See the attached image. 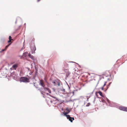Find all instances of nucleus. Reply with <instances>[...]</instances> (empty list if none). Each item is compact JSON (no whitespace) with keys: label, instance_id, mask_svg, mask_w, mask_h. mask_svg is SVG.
I'll return each instance as SVG.
<instances>
[{"label":"nucleus","instance_id":"obj_4","mask_svg":"<svg viewBox=\"0 0 127 127\" xmlns=\"http://www.w3.org/2000/svg\"><path fill=\"white\" fill-rule=\"evenodd\" d=\"M119 109L121 110L127 112V107L124 106H120Z\"/></svg>","mask_w":127,"mask_h":127},{"label":"nucleus","instance_id":"obj_24","mask_svg":"<svg viewBox=\"0 0 127 127\" xmlns=\"http://www.w3.org/2000/svg\"><path fill=\"white\" fill-rule=\"evenodd\" d=\"M39 90H40V88H39V89H38Z\"/></svg>","mask_w":127,"mask_h":127},{"label":"nucleus","instance_id":"obj_23","mask_svg":"<svg viewBox=\"0 0 127 127\" xmlns=\"http://www.w3.org/2000/svg\"><path fill=\"white\" fill-rule=\"evenodd\" d=\"M35 76H34V77H33V79H35Z\"/></svg>","mask_w":127,"mask_h":127},{"label":"nucleus","instance_id":"obj_18","mask_svg":"<svg viewBox=\"0 0 127 127\" xmlns=\"http://www.w3.org/2000/svg\"><path fill=\"white\" fill-rule=\"evenodd\" d=\"M53 83L54 84V85H56V82H54V81L53 82Z\"/></svg>","mask_w":127,"mask_h":127},{"label":"nucleus","instance_id":"obj_16","mask_svg":"<svg viewBox=\"0 0 127 127\" xmlns=\"http://www.w3.org/2000/svg\"><path fill=\"white\" fill-rule=\"evenodd\" d=\"M64 64L65 66L66 67H68V64L64 62Z\"/></svg>","mask_w":127,"mask_h":127},{"label":"nucleus","instance_id":"obj_3","mask_svg":"<svg viewBox=\"0 0 127 127\" xmlns=\"http://www.w3.org/2000/svg\"><path fill=\"white\" fill-rule=\"evenodd\" d=\"M66 112L64 111L63 112V113L64 114V116H66L68 115H67V114L69 113L70 111L71 110V109H69L68 108H67L65 110Z\"/></svg>","mask_w":127,"mask_h":127},{"label":"nucleus","instance_id":"obj_17","mask_svg":"<svg viewBox=\"0 0 127 127\" xmlns=\"http://www.w3.org/2000/svg\"><path fill=\"white\" fill-rule=\"evenodd\" d=\"M28 54V53L27 52H25L23 53V55L25 56H26V55Z\"/></svg>","mask_w":127,"mask_h":127},{"label":"nucleus","instance_id":"obj_5","mask_svg":"<svg viewBox=\"0 0 127 127\" xmlns=\"http://www.w3.org/2000/svg\"><path fill=\"white\" fill-rule=\"evenodd\" d=\"M39 84L43 87H45V85L44 84L43 81L42 80H40Z\"/></svg>","mask_w":127,"mask_h":127},{"label":"nucleus","instance_id":"obj_15","mask_svg":"<svg viewBox=\"0 0 127 127\" xmlns=\"http://www.w3.org/2000/svg\"><path fill=\"white\" fill-rule=\"evenodd\" d=\"M32 59H33L34 58V57L33 56H32L30 54H29L28 55Z\"/></svg>","mask_w":127,"mask_h":127},{"label":"nucleus","instance_id":"obj_1","mask_svg":"<svg viewBox=\"0 0 127 127\" xmlns=\"http://www.w3.org/2000/svg\"><path fill=\"white\" fill-rule=\"evenodd\" d=\"M29 79L25 77H22L20 79V81L21 82H29Z\"/></svg>","mask_w":127,"mask_h":127},{"label":"nucleus","instance_id":"obj_14","mask_svg":"<svg viewBox=\"0 0 127 127\" xmlns=\"http://www.w3.org/2000/svg\"><path fill=\"white\" fill-rule=\"evenodd\" d=\"M98 93L101 96H102L103 97L104 96L103 95V94H102V93L100 91H99L98 92Z\"/></svg>","mask_w":127,"mask_h":127},{"label":"nucleus","instance_id":"obj_22","mask_svg":"<svg viewBox=\"0 0 127 127\" xmlns=\"http://www.w3.org/2000/svg\"><path fill=\"white\" fill-rule=\"evenodd\" d=\"M40 0H37V2H39Z\"/></svg>","mask_w":127,"mask_h":127},{"label":"nucleus","instance_id":"obj_2","mask_svg":"<svg viewBox=\"0 0 127 127\" xmlns=\"http://www.w3.org/2000/svg\"><path fill=\"white\" fill-rule=\"evenodd\" d=\"M106 82H104L103 86L101 88V90H104V91H105L108 89L109 87L108 86H109L110 84L111 83H110L109 84V85L107 86L106 87H105V86L106 85Z\"/></svg>","mask_w":127,"mask_h":127},{"label":"nucleus","instance_id":"obj_6","mask_svg":"<svg viewBox=\"0 0 127 127\" xmlns=\"http://www.w3.org/2000/svg\"><path fill=\"white\" fill-rule=\"evenodd\" d=\"M67 119L70 121L71 122H72V121L74 120L73 117H70L69 115H68L66 116Z\"/></svg>","mask_w":127,"mask_h":127},{"label":"nucleus","instance_id":"obj_12","mask_svg":"<svg viewBox=\"0 0 127 127\" xmlns=\"http://www.w3.org/2000/svg\"><path fill=\"white\" fill-rule=\"evenodd\" d=\"M11 44H9L7 45L6 46L5 49H2L1 50V51L0 52H2L4 51H5L8 47L9 46V45Z\"/></svg>","mask_w":127,"mask_h":127},{"label":"nucleus","instance_id":"obj_9","mask_svg":"<svg viewBox=\"0 0 127 127\" xmlns=\"http://www.w3.org/2000/svg\"><path fill=\"white\" fill-rule=\"evenodd\" d=\"M18 64H15L12 66V67L14 69L16 70V68L18 66Z\"/></svg>","mask_w":127,"mask_h":127},{"label":"nucleus","instance_id":"obj_21","mask_svg":"<svg viewBox=\"0 0 127 127\" xmlns=\"http://www.w3.org/2000/svg\"><path fill=\"white\" fill-rule=\"evenodd\" d=\"M32 73V72H31V73H30V75H31Z\"/></svg>","mask_w":127,"mask_h":127},{"label":"nucleus","instance_id":"obj_7","mask_svg":"<svg viewBox=\"0 0 127 127\" xmlns=\"http://www.w3.org/2000/svg\"><path fill=\"white\" fill-rule=\"evenodd\" d=\"M31 48L32 50V53H34L35 51V50L36 49V47L34 45H33L32 47V48L31 47Z\"/></svg>","mask_w":127,"mask_h":127},{"label":"nucleus","instance_id":"obj_20","mask_svg":"<svg viewBox=\"0 0 127 127\" xmlns=\"http://www.w3.org/2000/svg\"><path fill=\"white\" fill-rule=\"evenodd\" d=\"M58 86H59L60 85V84L59 82H58Z\"/></svg>","mask_w":127,"mask_h":127},{"label":"nucleus","instance_id":"obj_13","mask_svg":"<svg viewBox=\"0 0 127 127\" xmlns=\"http://www.w3.org/2000/svg\"><path fill=\"white\" fill-rule=\"evenodd\" d=\"M9 40L8 41V43H9L11 42V40H13V39H12V37L10 36H9Z\"/></svg>","mask_w":127,"mask_h":127},{"label":"nucleus","instance_id":"obj_8","mask_svg":"<svg viewBox=\"0 0 127 127\" xmlns=\"http://www.w3.org/2000/svg\"><path fill=\"white\" fill-rule=\"evenodd\" d=\"M64 70H66V71H65L66 76L67 77H68L70 74V73L69 72V71L68 70L65 69V68H64Z\"/></svg>","mask_w":127,"mask_h":127},{"label":"nucleus","instance_id":"obj_19","mask_svg":"<svg viewBox=\"0 0 127 127\" xmlns=\"http://www.w3.org/2000/svg\"><path fill=\"white\" fill-rule=\"evenodd\" d=\"M37 70L36 71H35V75H37Z\"/></svg>","mask_w":127,"mask_h":127},{"label":"nucleus","instance_id":"obj_11","mask_svg":"<svg viewBox=\"0 0 127 127\" xmlns=\"http://www.w3.org/2000/svg\"><path fill=\"white\" fill-rule=\"evenodd\" d=\"M78 75H81L83 73H84V71H83V70H79L78 71Z\"/></svg>","mask_w":127,"mask_h":127},{"label":"nucleus","instance_id":"obj_10","mask_svg":"<svg viewBox=\"0 0 127 127\" xmlns=\"http://www.w3.org/2000/svg\"><path fill=\"white\" fill-rule=\"evenodd\" d=\"M43 88L44 89L45 91H47L49 93H51V90H50L49 88H48L45 87H44Z\"/></svg>","mask_w":127,"mask_h":127}]
</instances>
